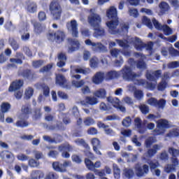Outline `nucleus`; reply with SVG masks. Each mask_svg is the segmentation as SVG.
<instances>
[{"instance_id":"1","label":"nucleus","mask_w":179,"mask_h":179,"mask_svg":"<svg viewBox=\"0 0 179 179\" xmlns=\"http://www.w3.org/2000/svg\"><path fill=\"white\" fill-rule=\"evenodd\" d=\"M106 16L108 19L112 20L106 22V26L108 27V33L110 34H122V33H127L129 29V24H120V29L118 28L120 21L118 20V13L117 8L114 6H111L106 12Z\"/></svg>"},{"instance_id":"2","label":"nucleus","mask_w":179,"mask_h":179,"mask_svg":"<svg viewBox=\"0 0 179 179\" xmlns=\"http://www.w3.org/2000/svg\"><path fill=\"white\" fill-rule=\"evenodd\" d=\"M93 10H90V25L94 28L93 36L96 38L99 37H104L106 36V30L100 26L101 23V17L96 13H93Z\"/></svg>"},{"instance_id":"3","label":"nucleus","mask_w":179,"mask_h":179,"mask_svg":"<svg viewBox=\"0 0 179 179\" xmlns=\"http://www.w3.org/2000/svg\"><path fill=\"white\" fill-rule=\"evenodd\" d=\"M120 73L122 75V78L124 80H127L128 82H134L136 78H141L142 73H136L132 71V69L128 66H124V67L120 71Z\"/></svg>"},{"instance_id":"4","label":"nucleus","mask_w":179,"mask_h":179,"mask_svg":"<svg viewBox=\"0 0 179 179\" xmlns=\"http://www.w3.org/2000/svg\"><path fill=\"white\" fill-rule=\"evenodd\" d=\"M50 15L53 20H60L62 15V7L59 2L53 1L50 3L49 6Z\"/></svg>"},{"instance_id":"5","label":"nucleus","mask_w":179,"mask_h":179,"mask_svg":"<svg viewBox=\"0 0 179 179\" xmlns=\"http://www.w3.org/2000/svg\"><path fill=\"white\" fill-rule=\"evenodd\" d=\"M48 38L50 41H54V40L58 44L62 43L65 40V33L62 31H57L55 34H49L48 35Z\"/></svg>"},{"instance_id":"6","label":"nucleus","mask_w":179,"mask_h":179,"mask_svg":"<svg viewBox=\"0 0 179 179\" xmlns=\"http://www.w3.org/2000/svg\"><path fill=\"white\" fill-rule=\"evenodd\" d=\"M157 128L154 130L157 135H163L164 129L169 128V121L164 119H161L157 122Z\"/></svg>"},{"instance_id":"7","label":"nucleus","mask_w":179,"mask_h":179,"mask_svg":"<svg viewBox=\"0 0 179 179\" xmlns=\"http://www.w3.org/2000/svg\"><path fill=\"white\" fill-rule=\"evenodd\" d=\"M66 27L69 31H71L73 37H78L79 31H78V22L76 20H72L66 23Z\"/></svg>"},{"instance_id":"8","label":"nucleus","mask_w":179,"mask_h":179,"mask_svg":"<svg viewBox=\"0 0 179 179\" xmlns=\"http://www.w3.org/2000/svg\"><path fill=\"white\" fill-rule=\"evenodd\" d=\"M135 171L137 177H143L145 174L149 173V166L144 164L142 167L139 164H137L135 166Z\"/></svg>"},{"instance_id":"9","label":"nucleus","mask_w":179,"mask_h":179,"mask_svg":"<svg viewBox=\"0 0 179 179\" xmlns=\"http://www.w3.org/2000/svg\"><path fill=\"white\" fill-rule=\"evenodd\" d=\"M90 45L92 46V51H94V52H106L107 51V48L101 43H94L91 41Z\"/></svg>"},{"instance_id":"10","label":"nucleus","mask_w":179,"mask_h":179,"mask_svg":"<svg viewBox=\"0 0 179 179\" xmlns=\"http://www.w3.org/2000/svg\"><path fill=\"white\" fill-rule=\"evenodd\" d=\"M23 80H16L15 81H13L8 88V92H15V90H19V89L23 86Z\"/></svg>"},{"instance_id":"11","label":"nucleus","mask_w":179,"mask_h":179,"mask_svg":"<svg viewBox=\"0 0 179 179\" xmlns=\"http://www.w3.org/2000/svg\"><path fill=\"white\" fill-rule=\"evenodd\" d=\"M68 41L69 44L72 45L71 48H69V52H73V51L79 50V48L80 47V43H79V41L70 38H68Z\"/></svg>"},{"instance_id":"12","label":"nucleus","mask_w":179,"mask_h":179,"mask_svg":"<svg viewBox=\"0 0 179 179\" xmlns=\"http://www.w3.org/2000/svg\"><path fill=\"white\" fill-rule=\"evenodd\" d=\"M134 125L138 129L139 134H145L146 132V127L142 124V120L140 117L134 119Z\"/></svg>"},{"instance_id":"13","label":"nucleus","mask_w":179,"mask_h":179,"mask_svg":"<svg viewBox=\"0 0 179 179\" xmlns=\"http://www.w3.org/2000/svg\"><path fill=\"white\" fill-rule=\"evenodd\" d=\"M131 41L134 44V47L137 51H142L145 47L143 43H142V41L138 37L132 38Z\"/></svg>"},{"instance_id":"14","label":"nucleus","mask_w":179,"mask_h":179,"mask_svg":"<svg viewBox=\"0 0 179 179\" xmlns=\"http://www.w3.org/2000/svg\"><path fill=\"white\" fill-rule=\"evenodd\" d=\"M91 143L93 146V150L94 152H95V153H96V155H99V156H101V152H100V150H99V149H100V148L101 147V145H100V140H99V138H92L91 141Z\"/></svg>"},{"instance_id":"15","label":"nucleus","mask_w":179,"mask_h":179,"mask_svg":"<svg viewBox=\"0 0 179 179\" xmlns=\"http://www.w3.org/2000/svg\"><path fill=\"white\" fill-rule=\"evenodd\" d=\"M162 149V145L155 144L152 146V148L148 149L147 151V157H153L156 153H157V150H160Z\"/></svg>"},{"instance_id":"16","label":"nucleus","mask_w":179,"mask_h":179,"mask_svg":"<svg viewBox=\"0 0 179 179\" xmlns=\"http://www.w3.org/2000/svg\"><path fill=\"white\" fill-rule=\"evenodd\" d=\"M21 75L24 79H28V80H33V79H34L35 73L30 69H25L22 71Z\"/></svg>"},{"instance_id":"17","label":"nucleus","mask_w":179,"mask_h":179,"mask_svg":"<svg viewBox=\"0 0 179 179\" xmlns=\"http://www.w3.org/2000/svg\"><path fill=\"white\" fill-rule=\"evenodd\" d=\"M103 80H104V73L101 71L97 72L92 79V82H94L95 85H100Z\"/></svg>"},{"instance_id":"18","label":"nucleus","mask_w":179,"mask_h":179,"mask_svg":"<svg viewBox=\"0 0 179 179\" xmlns=\"http://www.w3.org/2000/svg\"><path fill=\"white\" fill-rule=\"evenodd\" d=\"M33 24L36 34H41L45 30V26L42 25L40 22H35Z\"/></svg>"},{"instance_id":"19","label":"nucleus","mask_w":179,"mask_h":179,"mask_svg":"<svg viewBox=\"0 0 179 179\" xmlns=\"http://www.w3.org/2000/svg\"><path fill=\"white\" fill-rule=\"evenodd\" d=\"M122 176L124 178L132 179L135 176V172H134L133 169L125 168L123 170Z\"/></svg>"},{"instance_id":"20","label":"nucleus","mask_w":179,"mask_h":179,"mask_svg":"<svg viewBox=\"0 0 179 179\" xmlns=\"http://www.w3.org/2000/svg\"><path fill=\"white\" fill-rule=\"evenodd\" d=\"M120 75H121L120 71H110L106 73V78L108 80H113V79H117V78H119Z\"/></svg>"},{"instance_id":"21","label":"nucleus","mask_w":179,"mask_h":179,"mask_svg":"<svg viewBox=\"0 0 179 179\" xmlns=\"http://www.w3.org/2000/svg\"><path fill=\"white\" fill-rule=\"evenodd\" d=\"M52 167L55 171H58L59 173L66 172V169H64V166H63L62 164L59 163V162H53Z\"/></svg>"},{"instance_id":"22","label":"nucleus","mask_w":179,"mask_h":179,"mask_svg":"<svg viewBox=\"0 0 179 179\" xmlns=\"http://www.w3.org/2000/svg\"><path fill=\"white\" fill-rule=\"evenodd\" d=\"M107 101H108V103H110V104H112V106H113V107H115V108H118V107H120V104L121 103L118 98L113 97V96L108 97Z\"/></svg>"},{"instance_id":"23","label":"nucleus","mask_w":179,"mask_h":179,"mask_svg":"<svg viewBox=\"0 0 179 179\" xmlns=\"http://www.w3.org/2000/svg\"><path fill=\"white\" fill-rule=\"evenodd\" d=\"M56 83L61 86L62 87H65L66 83V79L65 77L61 74H59L56 76Z\"/></svg>"},{"instance_id":"24","label":"nucleus","mask_w":179,"mask_h":179,"mask_svg":"<svg viewBox=\"0 0 179 179\" xmlns=\"http://www.w3.org/2000/svg\"><path fill=\"white\" fill-rule=\"evenodd\" d=\"M50 131H65V127L62 122L57 123L56 124L50 125Z\"/></svg>"},{"instance_id":"25","label":"nucleus","mask_w":179,"mask_h":179,"mask_svg":"<svg viewBox=\"0 0 179 179\" xmlns=\"http://www.w3.org/2000/svg\"><path fill=\"white\" fill-rule=\"evenodd\" d=\"M159 6L160 8V13H162V15H164L166 12H169V10H170V6L164 1L161 2Z\"/></svg>"},{"instance_id":"26","label":"nucleus","mask_w":179,"mask_h":179,"mask_svg":"<svg viewBox=\"0 0 179 179\" xmlns=\"http://www.w3.org/2000/svg\"><path fill=\"white\" fill-rule=\"evenodd\" d=\"M73 148L69 144H62L58 147L59 152H72Z\"/></svg>"},{"instance_id":"27","label":"nucleus","mask_w":179,"mask_h":179,"mask_svg":"<svg viewBox=\"0 0 179 179\" xmlns=\"http://www.w3.org/2000/svg\"><path fill=\"white\" fill-rule=\"evenodd\" d=\"M113 175L115 179H120L121 178V170L118 167V165L117 164H113Z\"/></svg>"},{"instance_id":"28","label":"nucleus","mask_w":179,"mask_h":179,"mask_svg":"<svg viewBox=\"0 0 179 179\" xmlns=\"http://www.w3.org/2000/svg\"><path fill=\"white\" fill-rule=\"evenodd\" d=\"M106 94L107 92H106V90L100 89L94 92V96H95V97H98L99 99H106Z\"/></svg>"},{"instance_id":"29","label":"nucleus","mask_w":179,"mask_h":179,"mask_svg":"<svg viewBox=\"0 0 179 179\" xmlns=\"http://www.w3.org/2000/svg\"><path fill=\"white\" fill-rule=\"evenodd\" d=\"M22 113L25 115H29V114H31V106L29 103H26L22 107Z\"/></svg>"},{"instance_id":"30","label":"nucleus","mask_w":179,"mask_h":179,"mask_svg":"<svg viewBox=\"0 0 179 179\" xmlns=\"http://www.w3.org/2000/svg\"><path fill=\"white\" fill-rule=\"evenodd\" d=\"M9 44L12 47L13 50L14 51H17L19 48H20V45L15 40L14 38H10L9 39Z\"/></svg>"},{"instance_id":"31","label":"nucleus","mask_w":179,"mask_h":179,"mask_svg":"<svg viewBox=\"0 0 179 179\" xmlns=\"http://www.w3.org/2000/svg\"><path fill=\"white\" fill-rule=\"evenodd\" d=\"M12 107L10 103L8 102H3L1 105V111L3 113V114H5V113H8L10 110V108Z\"/></svg>"},{"instance_id":"32","label":"nucleus","mask_w":179,"mask_h":179,"mask_svg":"<svg viewBox=\"0 0 179 179\" xmlns=\"http://www.w3.org/2000/svg\"><path fill=\"white\" fill-rule=\"evenodd\" d=\"M161 30L164 31V34L165 36H171V34H173V29H171L167 24L162 25V28Z\"/></svg>"},{"instance_id":"33","label":"nucleus","mask_w":179,"mask_h":179,"mask_svg":"<svg viewBox=\"0 0 179 179\" xmlns=\"http://www.w3.org/2000/svg\"><path fill=\"white\" fill-rule=\"evenodd\" d=\"M42 115H43V113H41V108H36L34 109V111L33 120H40Z\"/></svg>"},{"instance_id":"34","label":"nucleus","mask_w":179,"mask_h":179,"mask_svg":"<svg viewBox=\"0 0 179 179\" xmlns=\"http://www.w3.org/2000/svg\"><path fill=\"white\" fill-rule=\"evenodd\" d=\"M136 66L138 69H146L147 64L143 59H139L136 62Z\"/></svg>"},{"instance_id":"35","label":"nucleus","mask_w":179,"mask_h":179,"mask_svg":"<svg viewBox=\"0 0 179 179\" xmlns=\"http://www.w3.org/2000/svg\"><path fill=\"white\" fill-rule=\"evenodd\" d=\"M15 125L18 128H26V127H29V122L24 120H17Z\"/></svg>"},{"instance_id":"36","label":"nucleus","mask_w":179,"mask_h":179,"mask_svg":"<svg viewBox=\"0 0 179 179\" xmlns=\"http://www.w3.org/2000/svg\"><path fill=\"white\" fill-rule=\"evenodd\" d=\"M27 10L29 13H34L37 10V4L34 2H31L28 4Z\"/></svg>"},{"instance_id":"37","label":"nucleus","mask_w":179,"mask_h":179,"mask_svg":"<svg viewBox=\"0 0 179 179\" xmlns=\"http://www.w3.org/2000/svg\"><path fill=\"white\" fill-rule=\"evenodd\" d=\"M142 22L143 23V24H145V26H147L148 29H153V24H152V21H150V19L148 18V17H143Z\"/></svg>"},{"instance_id":"38","label":"nucleus","mask_w":179,"mask_h":179,"mask_svg":"<svg viewBox=\"0 0 179 179\" xmlns=\"http://www.w3.org/2000/svg\"><path fill=\"white\" fill-rule=\"evenodd\" d=\"M31 176L35 178L40 179L44 177V173L41 171H32Z\"/></svg>"},{"instance_id":"39","label":"nucleus","mask_w":179,"mask_h":179,"mask_svg":"<svg viewBox=\"0 0 179 179\" xmlns=\"http://www.w3.org/2000/svg\"><path fill=\"white\" fill-rule=\"evenodd\" d=\"M34 93V90L31 87H28L25 91V96L24 98L26 100H29L33 96V94Z\"/></svg>"},{"instance_id":"40","label":"nucleus","mask_w":179,"mask_h":179,"mask_svg":"<svg viewBox=\"0 0 179 179\" xmlns=\"http://www.w3.org/2000/svg\"><path fill=\"white\" fill-rule=\"evenodd\" d=\"M134 97L136 100H141L143 99V92L141 90H136L134 92Z\"/></svg>"},{"instance_id":"41","label":"nucleus","mask_w":179,"mask_h":179,"mask_svg":"<svg viewBox=\"0 0 179 179\" xmlns=\"http://www.w3.org/2000/svg\"><path fill=\"white\" fill-rule=\"evenodd\" d=\"M167 136L169 138H176V136H179V129H173L167 134Z\"/></svg>"},{"instance_id":"42","label":"nucleus","mask_w":179,"mask_h":179,"mask_svg":"<svg viewBox=\"0 0 179 179\" xmlns=\"http://www.w3.org/2000/svg\"><path fill=\"white\" fill-rule=\"evenodd\" d=\"M168 69H174L176 68H179V62H171L167 64Z\"/></svg>"},{"instance_id":"43","label":"nucleus","mask_w":179,"mask_h":179,"mask_svg":"<svg viewBox=\"0 0 179 179\" xmlns=\"http://www.w3.org/2000/svg\"><path fill=\"white\" fill-rule=\"evenodd\" d=\"M43 139L45 142H48V143H58V141L55 138H52L50 136H43Z\"/></svg>"},{"instance_id":"44","label":"nucleus","mask_w":179,"mask_h":179,"mask_svg":"<svg viewBox=\"0 0 179 179\" xmlns=\"http://www.w3.org/2000/svg\"><path fill=\"white\" fill-rule=\"evenodd\" d=\"M131 119L130 117H127L125 119H124L122 120V125L123 127H126L127 128H128V127H131Z\"/></svg>"},{"instance_id":"45","label":"nucleus","mask_w":179,"mask_h":179,"mask_svg":"<svg viewBox=\"0 0 179 179\" xmlns=\"http://www.w3.org/2000/svg\"><path fill=\"white\" fill-rule=\"evenodd\" d=\"M75 142L78 145H79L80 146H83L84 148H85V149H87V148H89V145H87V143H86L85 140H83L82 138H78L77 140L75 141Z\"/></svg>"},{"instance_id":"46","label":"nucleus","mask_w":179,"mask_h":179,"mask_svg":"<svg viewBox=\"0 0 179 179\" xmlns=\"http://www.w3.org/2000/svg\"><path fill=\"white\" fill-rule=\"evenodd\" d=\"M152 23L157 30H162V29L163 28V25H162V24L159 23V21L156 20V18L152 19Z\"/></svg>"},{"instance_id":"47","label":"nucleus","mask_w":179,"mask_h":179,"mask_svg":"<svg viewBox=\"0 0 179 179\" xmlns=\"http://www.w3.org/2000/svg\"><path fill=\"white\" fill-rule=\"evenodd\" d=\"M145 76L148 80H150V82H155L156 80V78H155L153 72L151 73L149 71H147Z\"/></svg>"},{"instance_id":"48","label":"nucleus","mask_w":179,"mask_h":179,"mask_svg":"<svg viewBox=\"0 0 179 179\" xmlns=\"http://www.w3.org/2000/svg\"><path fill=\"white\" fill-rule=\"evenodd\" d=\"M166 106V100L162 99L159 101H157V105L155 107H157V108H164Z\"/></svg>"},{"instance_id":"49","label":"nucleus","mask_w":179,"mask_h":179,"mask_svg":"<svg viewBox=\"0 0 179 179\" xmlns=\"http://www.w3.org/2000/svg\"><path fill=\"white\" fill-rule=\"evenodd\" d=\"M140 110L141 111L142 114L146 115L149 113V106L147 105H141L139 106Z\"/></svg>"},{"instance_id":"50","label":"nucleus","mask_w":179,"mask_h":179,"mask_svg":"<svg viewBox=\"0 0 179 179\" xmlns=\"http://www.w3.org/2000/svg\"><path fill=\"white\" fill-rule=\"evenodd\" d=\"M90 64L91 68H96L99 65V59L96 57H92L90 60Z\"/></svg>"},{"instance_id":"51","label":"nucleus","mask_w":179,"mask_h":179,"mask_svg":"<svg viewBox=\"0 0 179 179\" xmlns=\"http://www.w3.org/2000/svg\"><path fill=\"white\" fill-rule=\"evenodd\" d=\"M41 87L43 90V94L45 96V97H48V96H50V87L45 84H42Z\"/></svg>"},{"instance_id":"52","label":"nucleus","mask_w":179,"mask_h":179,"mask_svg":"<svg viewBox=\"0 0 179 179\" xmlns=\"http://www.w3.org/2000/svg\"><path fill=\"white\" fill-rule=\"evenodd\" d=\"M169 3L171 5V7L175 10L179 9V1L178 0H169Z\"/></svg>"},{"instance_id":"53","label":"nucleus","mask_w":179,"mask_h":179,"mask_svg":"<svg viewBox=\"0 0 179 179\" xmlns=\"http://www.w3.org/2000/svg\"><path fill=\"white\" fill-rule=\"evenodd\" d=\"M116 43L120 45V47H122V48H129V45L128 43L124 42L122 40L116 39Z\"/></svg>"},{"instance_id":"54","label":"nucleus","mask_w":179,"mask_h":179,"mask_svg":"<svg viewBox=\"0 0 179 179\" xmlns=\"http://www.w3.org/2000/svg\"><path fill=\"white\" fill-rule=\"evenodd\" d=\"M72 85L75 87H82V86L85 85V81L83 80H81L80 81L73 80Z\"/></svg>"},{"instance_id":"55","label":"nucleus","mask_w":179,"mask_h":179,"mask_svg":"<svg viewBox=\"0 0 179 179\" xmlns=\"http://www.w3.org/2000/svg\"><path fill=\"white\" fill-rule=\"evenodd\" d=\"M167 87V83L166 81H162L161 83H159L158 85V90L160 92H163Z\"/></svg>"},{"instance_id":"56","label":"nucleus","mask_w":179,"mask_h":179,"mask_svg":"<svg viewBox=\"0 0 179 179\" xmlns=\"http://www.w3.org/2000/svg\"><path fill=\"white\" fill-rule=\"evenodd\" d=\"M38 17L40 22H44L47 19V15L44 11H41L38 14Z\"/></svg>"},{"instance_id":"57","label":"nucleus","mask_w":179,"mask_h":179,"mask_svg":"<svg viewBox=\"0 0 179 179\" xmlns=\"http://www.w3.org/2000/svg\"><path fill=\"white\" fill-rule=\"evenodd\" d=\"M165 173H173V171H176V168L174 167V165L168 164L165 167Z\"/></svg>"},{"instance_id":"58","label":"nucleus","mask_w":179,"mask_h":179,"mask_svg":"<svg viewBox=\"0 0 179 179\" xmlns=\"http://www.w3.org/2000/svg\"><path fill=\"white\" fill-rule=\"evenodd\" d=\"M153 137H150L149 138H148L147 140H145V148H149L152 146V145H153V143L155 141Z\"/></svg>"},{"instance_id":"59","label":"nucleus","mask_w":179,"mask_h":179,"mask_svg":"<svg viewBox=\"0 0 179 179\" xmlns=\"http://www.w3.org/2000/svg\"><path fill=\"white\" fill-rule=\"evenodd\" d=\"M43 64H44V62H43V60L34 61L32 62V66H34V68H36V69L40 68V66H41Z\"/></svg>"},{"instance_id":"60","label":"nucleus","mask_w":179,"mask_h":179,"mask_svg":"<svg viewBox=\"0 0 179 179\" xmlns=\"http://www.w3.org/2000/svg\"><path fill=\"white\" fill-rule=\"evenodd\" d=\"M4 27L6 30H8V31H12L13 30V24L10 21H8L5 25Z\"/></svg>"},{"instance_id":"61","label":"nucleus","mask_w":179,"mask_h":179,"mask_svg":"<svg viewBox=\"0 0 179 179\" xmlns=\"http://www.w3.org/2000/svg\"><path fill=\"white\" fill-rule=\"evenodd\" d=\"M129 16H132L133 17H138V16H139V13L136 9H129Z\"/></svg>"},{"instance_id":"62","label":"nucleus","mask_w":179,"mask_h":179,"mask_svg":"<svg viewBox=\"0 0 179 179\" xmlns=\"http://www.w3.org/2000/svg\"><path fill=\"white\" fill-rule=\"evenodd\" d=\"M6 159L8 163H13V160H15V157H13V154L8 152V154L6 156Z\"/></svg>"},{"instance_id":"63","label":"nucleus","mask_w":179,"mask_h":179,"mask_svg":"<svg viewBox=\"0 0 179 179\" xmlns=\"http://www.w3.org/2000/svg\"><path fill=\"white\" fill-rule=\"evenodd\" d=\"M45 179H58V176L54 172H50Z\"/></svg>"},{"instance_id":"64","label":"nucleus","mask_w":179,"mask_h":179,"mask_svg":"<svg viewBox=\"0 0 179 179\" xmlns=\"http://www.w3.org/2000/svg\"><path fill=\"white\" fill-rule=\"evenodd\" d=\"M29 165L30 167H37L38 166V162L36 161L34 159H29Z\"/></svg>"}]
</instances>
